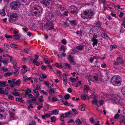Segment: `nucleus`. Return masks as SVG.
Returning <instances> with one entry per match:
<instances>
[{
  "mask_svg": "<svg viewBox=\"0 0 125 125\" xmlns=\"http://www.w3.org/2000/svg\"><path fill=\"white\" fill-rule=\"evenodd\" d=\"M59 111H58L57 109H56L52 111V113L53 114L57 115L58 114Z\"/></svg>",
  "mask_w": 125,
  "mask_h": 125,
  "instance_id": "obj_30",
  "label": "nucleus"
},
{
  "mask_svg": "<svg viewBox=\"0 0 125 125\" xmlns=\"http://www.w3.org/2000/svg\"><path fill=\"white\" fill-rule=\"evenodd\" d=\"M6 86V83L3 81H2L0 82V86L2 87H4Z\"/></svg>",
  "mask_w": 125,
  "mask_h": 125,
  "instance_id": "obj_15",
  "label": "nucleus"
},
{
  "mask_svg": "<svg viewBox=\"0 0 125 125\" xmlns=\"http://www.w3.org/2000/svg\"><path fill=\"white\" fill-rule=\"evenodd\" d=\"M60 50L62 51L65 52V48L64 46H62L60 48Z\"/></svg>",
  "mask_w": 125,
  "mask_h": 125,
  "instance_id": "obj_44",
  "label": "nucleus"
},
{
  "mask_svg": "<svg viewBox=\"0 0 125 125\" xmlns=\"http://www.w3.org/2000/svg\"><path fill=\"white\" fill-rule=\"evenodd\" d=\"M8 99H10L11 100H13L14 99V97L13 96L11 95H9L8 96Z\"/></svg>",
  "mask_w": 125,
  "mask_h": 125,
  "instance_id": "obj_48",
  "label": "nucleus"
},
{
  "mask_svg": "<svg viewBox=\"0 0 125 125\" xmlns=\"http://www.w3.org/2000/svg\"><path fill=\"white\" fill-rule=\"evenodd\" d=\"M94 14V12L92 10L90 9L89 10H87L82 12L81 16L83 19H90Z\"/></svg>",
  "mask_w": 125,
  "mask_h": 125,
  "instance_id": "obj_1",
  "label": "nucleus"
},
{
  "mask_svg": "<svg viewBox=\"0 0 125 125\" xmlns=\"http://www.w3.org/2000/svg\"><path fill=\"white\" fill-rule=\"evenodd\" d=\"M63 84L64 85L66 84L67 83V79H63Z\"/></svg>",
  "mask_w": 125,
  "mask_h": 125,
  "instance_id": "obj_58",
  "label": "nucleus"
},
{
  "mask_svg": "<svg viewBox=\"0 0 125 125\" xmlns=\"http://www.w3.org/2000/svg\"><path fill=\"white\" fill-rule=\"evenodd\" d=\"M62 102V103H63V104L66 105H68V103L67 102V101L66 100L65 101H64L63 100V99H62L60 100Z\"/></svg>",
  "mask_w": 125,
  "mask_h": 125,
  "instance_id": "obj_21",
  "label": "nucleus"
},
{
  "mask_svg": "<svg viewBox=\"0 0 125 125\" xmlns=\"http://www.w3.org/2000/svg\"><path fill=\"white\" fill-rule=\"evenodd\" d=\"M10 16V17L9 18V21L11 23H12L13 21H16L18 19L17 14L15 13H11Z\"/></svg>",
  "mask_w": 125,
  "mask_h": 125,
  "instance_id": "obj_5",
  "label": "nucleus"
},
{
  "mask_svg": "<svg viewBox=\"0 0 125 125\" xmlns=\"http://www.w3.org/2000/svg\"><path fill=\"white\" fill-rule=\"evenodd\" d=\"M93 78H94V80H91L92 81H98V79L97 77L96 76H93Z\"/></svg>",
  "mask_w": 125,
  "mask_h": 125,
  "instance_id": "obj_45",
  "label": "nucleus"
},
{
  "mask_svg": "<svg viewBox=\"0 0 125 125\" xmlns=\"http://www.w3.org/2000/svg\"><path fill=\"white\" fill-rule=\"evenodd\" d=\"M10 7L11 10H17L20 7V5L16 2L13 1L10 3Z\"/></svg>",
  "mask_w": 125,
  "mask_h": 125,
  "instance_id": "obj_6",
  "label": "nucleus"
},
{
  "mask_svg": "<svg viewBox=\"0 0 125 125\" xmlns=\"http://www.w3.org/2000/svg\"><path fill=\"white\" fill-rule=\"evenodd\" d=\"M70 80L72 83L76 82L77 81V80L76 79L72 77H70Z\"/></svg>",
  "mask_w": 125,
  "mask_h": 125,
  "instance_id": "obj_32",
  "label": "nucleus"
},
{
  "mask_svg": "<svg viewBox=\"0 0 125 125\" xmlns=\"http://www.w3.org/2000/svg\"><path fill=\"white\" fill-rule=\"evenodd\" d=\"M110 47L113 50L115 49L116 48V46L115 45H111Z\"/></svg>",
  "mask_w": 125,
  "mask_h": 125,
  "instance_id": "obj_62",
  "label": "nucleus"
},
{
  "mask_svg": "<svg viewBox=\"0 0 125 125\" xmlns=\"http://www.w3.org/2000/svg\"><path fill=\"white\" fill-rule=\"evenodd\" d=\"M91 102L93 104H96L98 102V101L97 100H94L91 101Z\"/></svg>",
  "mask_w": 125,
  "mask_h": 125,
  "instance_id": "obj_47",
  "label": "nucleus"
},
{
  "mask_svg": "<svg viewBox=\"0 0 125 125\" xmlns=\"http://www.w3.org/2000/svg\"><path fill=\"white\" fill-rule=\"evenodd\" d=\"M82 121L79 119H77L75 121V123L78 125H80L82 123Z\"/></svg>",
  "mask_w": 125,
  "mask_h": 125,
  "instance_id": "obj_19",
  "label": "nucleus"
},
{
  "mask_svg": "<svg viewBox=\"0 0 125 125\" xmlns=\"http://www.w3.org/2000/svg\"><path fill=\"white\" fill-rule=\"evenodd\" d=\"M70 97V96L69 94H66L64 96L65 99L66 100H67L69 99Z\"/></svg>",
  "mask_w": 125,
  "mask_h": 125,
  "instance_id": "obj_36",
  "label": "nucleus"
},
{
  "mask_svg": "<svg viewBox=\"0 0 125 125\" xmlns=\"http://www.w3.org/2000/svg\"><path fill=\"white\" fill-rule=\"evenodd\" d=\"M117 61L118 62L122 64L124 63V61L122 60V59L121 57H118L117 59Z\"/></svg>",
  "mask_w": 125,
  "mask_h": 125,
  "instance_id": "obj_16",
  "label": "nucleus"
},
{
  "mask_svg": "<svg viewBox=\"0 0 125 125\" xmlns=\"http://www.w3.org/2000/svg\"><path fill=\"white\" fill-rule=\"evenodd\" d=\"M0 13L1 15L3 16H4L6 14L5 11L4 9L0 10Z\"/></svg>",
  "mask_w": 125,
  "mask_h": 125,
  "instance_id": "obj_20",
  "label": "nucleus"
},
{
  "mask_svg": "<svg viewBox=\"0 0 125 125\" xmlns=\"http://www.w3.org/2000/svg\"><path fill=\"white\" fill-rule=\"evenodd\" d=\"M96 26L98 28L100 27H101V25L100 22H98L96 24Z\"/></svg>",
  "mask_w": 125,
  "mask_h": 125,
  "instance_id": "obj_57",
  "label": "nucleus"
},
{
  "mask_svg": "<svg viewBox=\"0 0 125 125\" xmlns=\"http://www.w3.org/2000/svg\"><path fill=\"white\" fill-rule=\"evenodd\" d=\"M68 59L69 60L71 63H73L74 62V61L73 60V58L72 57L71 55H69L68 56Z\"/></svg>",
  "mask_w": 125,
  "mask_h": 125,
  "instance_id": "obj_14",
  "label": "nucleus"
},
{
  "mask_svg": "<svg viewBox=\"0 0 125 125\" xmlns=\"http://www.w3.org/2000/svg\"><path fill=\"white\" fill-rule=\"evenodd\" d=\"M92 41L93 42L92 45L93 46L97 45L98 42L97 40L94 38H92Z\"/></svg>",
  "mask_w": 125,
  "mask_h": 125,
  "instance_id": "obj_12",
  "label": "nucleus"
},
{
  "mask_svg": "<svg viewBox=\"0 0 125 125\" xmlns=\"http://www.w3.org/2000/svg\"><path fill=\"white\" fill-rule=\"evenodd\" d=\"M10 46L12 48L16 49L17 48V46L14 44H11L10 45Z\"/></svg>",
  "mask_w": 125,
  "mask_h": 125,
  "instance_id": "obj_38",
  "label": "nucleus"
},
{
  "mask_svg": "<svg viewBox=\"0 0 125 125\" xmlns=\"http://www.w3.org/2000/svg\"><path fill=\"white\" fill-rule=\"evenodd\" d=\"M84 87L85 90H89V87L88 85H85Z\"/></svg>",
  "mask_w": 125,
  "mask_h": 125,
  "instance_id": "obj_39",
  "label": "nucleus"
},
{
  "mask_svg": "<svg viewBox=\"0 0 125 125\" xmlns=\"http://www.w3.org/2000/svg\"><path fill=\"white\" fill-rule=\"evenodd\" d=\"M72 111L75 112L74 113V114L77 115L78 114V112L75 109L72 108Z\"/></svg>",
  "mask_w": 125,
  "mask_h": 125,
  "instance_id": "obj_46",
  "label": "nucleus"
},
{
  "mask_svg": "<svg viewBox=\"0 0 125 125\" xmlns=\"http://www.w3.org/2000/svg\"><path fill=\"white\" fill-rule=\"evenodd\" d=\"M17 0L19 2H22L24 3H26L28 2L27 0Z\"/></svg>",
  "mask_w": 125,
  "mask_h": 125,
  "instance_id": "obj_35",
  "label": "nucleus"
},
{
  "mask_svg": "<svg viewBox=\"0 0 125 125\" xmlns=\"http://www.w3.org/2000/svg\"><path fill=\"white\" fill-rule=\"evenodd\" d=\"M54 24L50 22L47 23L45 25V27L47 30H51L54 29Z\"/></svg>",
  "mask_w": 125,
  "mask_h": 125,
  "instance_id": "obj_7",
  "label": "nucleus"
},
{
  "mask_svg": "<svg viewBox=\"0 0 125 125\" xmlns=\"http://www.w3.org/2000/svg\"><path fill=\"white\" fill-rule=\"evenodd\" d=\"M32 14L36 16H38L40 15L43 10L42 8L38 5H35L33 7Z\"/></svg>",
  "mask_w": 125,
  "mask_h": 125,
  "instance_id": "obj_2",
  "label": "nucleus"
},
{
  "mask_svg": "<svg viewBox=\"0 0 125 125\" xmlns=\"http://www.w3.org/2000/svg\"><path fill=\"white\" fill-rule=\"evenodd\" d=\"M51 122H55V121H56V119L55 118V116H53L51 118Z\"/></svg>",
  "mask_w": 125,
  "mask_h": 125,
  "instance_id": "obj_26",
  "label": "nucleus"
},
{
  "mask_svg": "<svg viewBox=\"0 0 125 125\" xmlns=\"http://www.w3.org/2000/svg\"><path fill=\"white\" fill-rule=\"evenodd\" d=\"M110 98L112 101L114 102L116 104H121V100L118 95L115 94H112L110 96Z\"/></svg>",
  "mask_w": 125,
  "mask_h": 125,
  "instance_id": "obj_4",
  "label": "nucleus"
},
{
  "mask_svg": "<svg viewBox=\"0 0 125 125\" xmlns=\"http://www.w3.org/2000/svg\"><path fill=\"white\" fill-rule=\"evenodd\" d=\"M57 98L55 97H53L52 99V101L53 102H55L56 101H57Z\"/></svg>",
  "mask_w": 125,
  "mask_h": 125,
  "instance_id": "obj_56",
  "label": "nucleus"
},
{
  "mask_svg": "<svg viewBox=\"0 0 125 125\" xmlns=\"http://www.w3.org/2000/svg\"><path fill=\"white\" fill-rule=\"evenodd\" d=\"M15 114L13 113H10V117L11 118H14L15 117Z\"/></svg>",
  "mask_w": 125,
  "mask_h": 125,
  "instance_id": "obj_33",
  "label": "nucleus"
},
{
  "mask_svg": "<svg viewBox=\"0 0 125 125\" xmlns=\"http://www.w3.org/2000/svg\"><path fill=\"white\" fill-rule=\"evenodd\" d=\"M124 13L122 12H120V14H119L118 16L120 18L122 17L123 16Z\"/></svg>",
  "mask_w": 125,
  "mask_h": 125,
  "instance_id": "obj_51",
  "label": "nucleus"
},
{
  "mask_svg": "<svg viewBox=\"0 0 125 125\" xmlns=\"http://www.w3.org/2000/svg\"><path fill=\"white\" fill-rule=\"evenodd\" d=\"M16 100L21 102H22L24 101L22 98L20 97L16 98Z\"/></svg>",
  "mask_w": 125,
  "mask_h": 125,
  "instance_id": "obj_27",
  "label": "nucleus"
},
{
  "mask_svg": "<svg viewBox=\"0 0 125 125\" xmlns=\"http://www.w3.org/2000/svg\"><path fill=\"white\" fill-rule=\"evenodd\" d=\"M12 74V73L11 72H7L5 73L4 75V76L5 77H6L7 76H9L11 75Z\"/></svg>",
  "mask_w": 125,
  "mask_h": 125,
  "instance_id": "obj_34",
  "label": "nucleus"
},
{
  "mask_svg": "<svg viewBox=\"0 0 125 125\" xmlns=\"http://www.w3.org/2000/svg\"><path fill=\"white\" fill-rule=\"evenodd\" d=\"M24 50L27 53L29 51H30V50L29 48H27V49H24Z\"/></svg>",
  "mask_w": 125,
  "mask_h": 125,
  "instance_id": "obj_64",
  "label": "nucleus"
},
{
  "mask_svg": "<svg viewBox=\"0 0 125 125\" xmlns=\"http://www.w3.org/2000/svg\"><path fill=\"white\" fill-rule=\"evenodd\" d=\"M64 115V114H61V115L60 118V120L62 121H64L63 120V119H64L63 116Z\"/></svg>",
  "mask_w": 125,
  "mask_h": 125,
  "instance_id": "obj_41",
  "label": "nucleus"
},
{
  "mask_svg": "<svg viewBox=\"0 0 125 125\" xmlns=\"http://www.w3.org/2000/svg\"><path fill=\"white\" fill-rule=\"evenodd\" d=\"M21 82V81L20 80H16V81L15 84H16V86H19Z\"/></svg>",
  "mask_w": 125,
  "mask_h": 125,
  "instance_id": "obj_24",
  "label": "nucleus"
},
{
  "mask_svg": "<svg viewBox=\"0 0 125 125\" xmlns=\"http://www.w3.org/2000/svg\"><path fill=\"white\" fill-rule=\"evenodd\" d=\"M49 93L50 94H52V93H54V90L53 88H51L49 90Z\"/></svg>",
  "mask_w": 125,
  "mask_h": 125,
  "instance_id": "obj_37",
  "label": "nucleus"
},
{
  "mask_svg": "<svg viewBox=\"0 0 125 125\" xmlns=\"http://www.w3.org/2000/svg\"><path fill=\"white\" fill-rule=\"evenodd\" d=\"M43 59L45 64H49L50 63V60H47L46 58H44Z\"/></svg>",
  "mask_w": 125,
  "mask_h": 125,
  "instance_id": "obj_25",
  "label": "nucleus"
},
{
  "mask_svg": "<svg viewBox=\"0 0 125 125\" xmlns=\"http://www.w3.org/2000/svg\"><path fill=\"white\" fill-rule=\"evenodd\" d=\"M5 55L8 57L10 58V61H11L12 60V58L11 56L7 54H6Z\"/></svg>",
  "mask_w": 125,
  "mask_h": 125,
  "instance_id": "obj_55",
  "label": "nucleus"
},
{
  "mask_svg": "<svg viewBox=\"0 0 125 125\" xmlns=\"http://www.w3.org/2000/svg\"><path fill=\"white\" fill-rule=\"evenodd\" d=\"M62 42L64 45L66 44L67 43L66 40L65 39H64L62 40Z\"/></svg>",
  "mask_w": 125,
  "mask_h": 125,
  "instance_id": "obj_49",
  "label": "nucleus"
},
{
  "mask_svg": "<svg viewBox=\"0 0 125 125\" xmlns=\"http://www.w3.org/2000/svg\"><path fill=\"white\" fill-rule=\"evenodd\" d=\"M7 115L6 113L5 112L4 109H0V119H2L5 118L6 117Z\"/></svg>",
  "mask_w": 125,
  "mask_h": 125,
  "instance_id": "obj_8",
  "label": "nucleus"
},
{
  "mask_svg": "<svg viewBox=\"0 0 125 125\" xmlns=\"http://www.w3.org/2000/svg\"><path fill=\"white\" fill-rule=\"evenodd\" d=\"M75 20L70 21L69 22L72 25L74 26L76 25V23L75 22Z\"/></svg>",
  "mask_w": 125,
  "mask_h": 125,
  "instance_id": "obj_31",
  "label": "nucleus"
},
{
  "mask_svg": "<svg viewBox=\"0 0 125 125\" xmlns=\"http://www.w3.org/2000/svg\"><path fill=\"white\" fill-rule=\"evenodd\" d=\"M76 49H77L80 51L82 50L83 49V46L81 45H79L78 46H76Z\"/></svg>",
  "mask_w": 125,
  "mask_h": 125,
  "instance_id": "obj_22",
  "label": "nucleus"
},
{
  "mask_svg": "<svg viewBox=\"0 0 125 125\" xmlns=\"http://www.w3.org/2000/svg\"><path fill=\"white\" fill-rule=\"evenodd\" d=\"M19 34H20L18 33V32H17L14 34V35L12 36V37L16 40H18L20 38Z\"/></svg>",
  "mask_w": 125,
  "mask_h": 125,
  "instance_id": "obj_10",
  "label": "nucleus"
},
{
  "mask_svg": "<svg viewBox=\"0 0 125 125\" xmlns=\"http://www.w3.org/2000/svg\"><path fill=\"white\" fill-rule=\"evenodd\" d=\"M121 92L122 94L124 95H125V87L124 86L122 88Z\"/></svg>",
  "mask_w": 125,
  "mask_h": 125,
  "instance_id": "obj_28",
  "label": "nucleus"
},
{
  "mask_svg": "<svg viewBox=\"0 0 125 125\" xmlns=\"http://www.w3.org/2000/svg\"><path fill=\"white\" fill-rule=\"evenodd\" d=\"M81 99L83 100L86 99H89V97H88V96L87 95H85L84 94H82L81 96Z\"/></svg>",
  "mask_w": 125,
  "mask_h": 125,
  "instance_id": "obj_13",
  "label": "nucleus"
},
{
  "mask_svg": "<svg viewBox=\"0 0 125 125\" xmlns=\"http://www.w3.org/2000/svg\"><path fill=\"white\" fill-rule=\"evenodd\" d=\"M12 94L16 96H19L20 94L17 92H16L15 93H12Z\"/></svg>",
  "mask_w": 125,
  "mask_h": 125,
  "instance_id": "obj_43",
  "label": "nucleus"
},
{
  "mask_svg": "<svg viewBox=\"0 0 125 125\" xmlns=\"http://www.w3.org/2000/svg\"><path fill=\"white\" fill-rule=\"evenodd\" d=\"M41 3L43 6H46L49 5L50 4V2L47 0H42L40 1Z\"/></svg>",
  "mask_w": 125,
  "mask_h": 125,
  "instance_id": "obj_9",
  "label": "nucleus"
},
{
  "mask_svg": "<svg viewBox=\"0 0 125 125\" xmlns=\"http://www.w3.org/2000/svg\"><path fill=\"white\" fill-rule=\"evenodd\" d=\"M99 104L100 105H102L104 103L103 100H101L100 101H99Z\"/></svg>",
  "mask_w": 125,
  "mask_h": 125,
  "instance_id": "obj_63",
  "label": "nucleus"
},
{
  "mask_svg": "<svg viewBox=\"0 0 125 125\" xmlns=\"http://www.w3.org/2000/svg\"><path fill=\"white\" fill-rule=\"evenodd\" d=\"M72 112L71 111H69L65 113L64 114V115H71V114Z\"/></svg>",
  "mask_w": 125,
  "mask_h": 125,
  "instance_id": "obj_52",
  "label": "nucleus"
},
{
  "mask_svg": "<svg viewBox=\"0 0 125 125\" xmlns=\"http://www.w3.org/2000/svg\"><path fill=\"white\" fill-rule=\"evenodd\" d=\"M119 114H118L115 115L114 116V118L115 119H118L119 117Z\"/></svg>",
  "mask_w": 125,
  "mask_h": 125,
  "instance_id": "obj_60",
  "label": "nucleus"
},
{
  "mask_svg": "<svg viewBox=\"0 0 125 125\" xmlns=\"http://www.w3.org/2000/svg\"><path fill=\"white\" fill-rule=\"evenodd\" d=\"M111 82L114 86H119L121 82V78L118 76H114L111 79Z\"/></svg>",
  "mask_w": 125,
  "mask_h": 125,
  "instance_id": "obj_3",
  "label": "nucleus"
},
{
  "mask_svg": "<svg viewBox=\"0 0 125 125\" xmlns=\"http://www.w3.org/2000/svg\"><path fill=\"white\" fill-rule=\"evenodd\" d=\"M102 37L105 39H106L108 37L107 34L104 33H102Z\"/></svg>",
  "mask_w": 125,
  "mask_h": 125,
  "instance_id": "obj_29",
  "label": "nucleus"
},
{
  "mask_svg": "<svg viewBox=\"0 0 125 125\" xmlns=\"http://www.w3.org/2000/svg\"><path fill=\"white\" fill-rule=\"evenodd\" d=\"M55 65L58 68H62V65L60 63H56L55 64Z\"/></svg>",
  "mask_w": 125,
  "mask_h": 125,
  "instance_id": "obj_23",
  "label": "nucleus"
},
{
  "mask_svg": "<svg viewBox=\"0 0 125 125\" xmlns=\"http://www.w3.org/2000/svg\"><path fill=\"white\" fill-rule=\"evenodd\" d=\"M78 108L80 110L82 111H83L85 109V107L84 104L82 105L79 106Z\"/></svg>",
  "mask_w": 125,
  "mask_h": 125,
  "instance_id": "obj_18",
  "label": "nucleus"
},
{
  "mask_svg": "<svg viewBox=\"0 0 125 125\" xmlns=\"http://www.w3.org/2000/svg\"><path fill=\"white\" fill-rule=\"evenodd\" d=\"M5 92L3 90V88H0V93L1 94H4Z\"/></svg>",
  "mask_w": 125,
  "mask_h": 125,
  "instance_id": "obj_50",
  "label": "nucleus"
},
{
  "mask_svg": "<svg viewBox=\"0 0 125 125\" xmlns=\"http://www.w3.org/2000/svg\"><path fill=\"white\" fill-rule=\"evenodd\" d=\"M2 70L5 72H6L8 70V69L5 66L3 67L2 68Z\"/></svg>",
  "mask_w": 125,
  "mask_h": 125,
  "instance_id": "obj_54",
  "label": "nucleus"
},
{
  "mask_svg": "<svg viewBox=\"0 0 125 125\" xmlns=\"http://www.w3.org/2000/svg\"><path fill=\"white\" fill-rule=\"evenodd\" d=\"M45 83L46 85L48 86V87H51V86L49 85L50 84L48 82H45Z\"/></svg>",
  "mask_w": 125,
  "mask_h": 125,
  "instance_id": "obj_59",
  "label": "nucleus"
},
{
  "mask_svg": "<svg viewBox=\"0 0 125 125\" xmlns=\"http://www.w3.org/2000/svg\"><path fill=\"white\" fill-rule=\"evenodd\" d=\"M64 64L66 66L68 67V69H70V68L71 67V66L70 64H69L67 63H65Z\"/></svg>",
  "mask_w": 125,
  "mask_h": 125,
  "instance_id": "obj_40",
  "label": "nucleus"
},
{
  "mask_svg": "<svg viewBox=\"0 0 125 125\" xmlns=\"http://www.w3.org/2000/svg\"><path fill=\"white\" fill-rule=\"evenodd\" d=\"M5 37L7 38H12V36L11 35H8L7 34L5 35Z\"/></svg>",
  "mask_w": 125,
  "mask_h": 125,
  "instance_id": "obj_53",
  "label": "nucleus"
},
{
  "mask_svg": "<svg viewBox=\"0 0 125 125\" xmlns=\"http://www.w3.org/2000/svg\"><path fill=\"white\" fill-rule=\"evenodd\" d=\"M62 77L63 78V79H67V78L66 75L64 74H63V75H62Z\"/></svg>",
  "mask_w": 125,
  "mask_h": 125,
  "instance_id": "obj_61",
  "label": "nucleus"
},
{
  "mask_svg": "<svg viewBox=\"0 0 125 125\" xmlns=\"http://www.w3.org/2000/svg\"><path fill=\"white\" fill-rule=\"evenodd\" d=\"M77 8L74 6H73L71 9V12L72 13H74L77 11Z\"/></svg>",
  "mask_w": 125,
  "mask_h": 125,
  "instance_id": "obj_11",
  "label": "nucleus"
},
{
  "mask_svg": "<svg viewBox=\"0 0 125 125\" xmlns=\"http://www.w3.org/2000/svg\"><path fill=\"white\" fill-rule=\"evenodd\" d=\"M31 91L30 89H29L28 88V90H26V91L25 94L26 95H28L29 93H31Z\"/></svg>",
  "mask_w": 125,
  "mask_h": 125,
  "instance_id": "obj_42",
  "label": "nucleus"
},
{
  "mask_svg": "<svg viewBox=\"0 0 125 125\" xmlns=\"http://www.w3.org/2000/svg\"><path fill=\"white\" fill-rule=\"evenodd\" d=\"M93 97V98L94 99V100H96L97 101H98V96H95L94 94H92L90 96L89 98H92Z\"/></svg>",
  "mask_w": 125,
  "mask_h": 125,
  "instance_id": "obj_17",
  "label": "nucleus"
}]
</instances>
